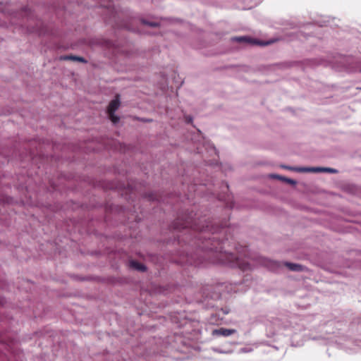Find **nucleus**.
<instances>
[{
    "label": "nucleus",
    "mask_w": 361,
    "mask_h": 361,
    "mask_svg": "<svg viewBox=\"0 0 361 361\" xmlns=\"http://www.w3.org/2000/svg\"><path fill=\"white\" fill-rule=\"evenodd\" d=\"M73 55H66L63 56L61 59L63 60H73Z\"/></svg>",
    "instance_id": "a211bd4d"
},
{
    "label": "nucleus",
    "mask_w": 361,
    "mask_h": 361,
    "mask_svg": "<svg viewBox=\"0 0 361 361\" xmlns=\"http://www.w3.org/2000/svg\"><path fill=\"white\" fill-rule=\"evenodd\" d=\"M141 23H142V25H147V26H149V27H158L159 25V23H157V22L149 21V20H147L145 19H142L141 20Z\"/></svg>",
    "instance_id": "1a4fd4ad"
},
{
    "label": "nucleus",
    "mask_w": 361,
    "mask_h": 361,
    "mask_svg": "<svg viewBox=\"0 0 361 361\" xmlns=\"http://www.w3.org/2000/svg\"><path fill=\"white\" fill-rule=\"evenodd\" d=\"M30 31V32H38L39 34H42L44 32L42 28L39 25L32 27Z\"/></svg>",
    "instance_id": "f8f14e48"
},
{
    "label": "nucleus",
    "mask_w": 361,
    "mask_h": 361,
    "mask_svg": "<svg viewBox=\"0 0 361 361\" xmlns=\"http://www.w3.org/2000/svg\"><path fill=\"white\" fill-rule=\"evenodd\" d=\"M240 351H241V352H244V353L247 352V350H246V349H245V348H242V349L240 350Z\"/></svg>",
    "instance_id": "6ab92c4d"
},
{
    "label": "nucleus",
    "mask_w": 361,
    "mask_h": 361,
    "mask_svg": "<svg viewBox=\"0 0 361 361\" xmlns=\"http://www.w3.org/2000/svg\"><path fill=\"white\" fill-rule=\"evenodd\" d=\"M72 61L87 63V60L85 58L78 56H73Z\"/></svg>",
    "instance_id": "ddd939ff"
},
{
    "label": "nucleus",
    "mask_w": 361,
    "mask_h": 361,
    "mask_svg": "<svg viewBox=\"0 0 361 361\" xmlns=\"http://www.w3.org/2000/svg\"><path fill=\"white\" fill-rule=\"evenodd\" d=\"M192 117L191 116H185V121L187 123H192Z\"/></svg>",
    "instance_id": "f3484780"
},
{
    "label": "nucleus",
    "mask_w": 361,
    "mask_h": 361,
    "mask_svg": "<svg viewBox=\"0 0 361 361\" xmlns=\"http://www.w3.org/2000/svg\"><path fill=\"white\" fill-rule=\"evenodd\" d=\"M148 198H149V200H152V201L157 200V201H159V199H158L157 195L154 194V193L149 194Z\"/></svg>",
    "instance_id": "2eb2a0df"
},
{
    "label": "nucleus",
    "mask_w": 361,
    "mask_h": 361,
    "mask_svg": "<svg viewBox=\"0 0 361 361\" xmlns=\"http://www.w3.org/2000/svg\"><path fill=\"white\" fill-rule=\"evenodd\" d=\"M214 350H215V351H216V352H219V353H224L223 351H221V350H217V349H215Z\"/></svg>",
    "instance_id": "aec40b11"
},
{
    "label": "nucleus",
    "mask_w": 361,
    "mask_h": 361,
    "mask_svg": "<svg viewBox=\"0 0 361 361\" xmlns=\"http://www.w3.org/2000/svg\"><path fill=\"white\" fill-rule=\"evenodd\" d=\"M212 149H213L214 152H216V149L214 147H212Z\"/></svg>",
    "instance_id": "412c9836"
},
{
    "label": "nucleus",
    "mask_w": 361,
    "mask_h": 361,
    "mask_svg": "<svg viewBox=\"0 0 361 361\" xmlns=\"http://www.w3.org/2000/svg\"><path fill=\"white\" fill-rule=\"evenodd\" d=\"M130 267L140 271H145L147 270V267L144 264L135 260L130 261Z\"/></svg>",
    "instance_id": "39448f33"
},
{
    "label": "nucleus",
    "mask_w": 361,
    "mask_h": 361,
    "mask_svg": "<svg viewBox=\"0 0 361 361\" xmlns=\"http://www.w3.org/2000/svg\"><path fill=\"white\" fill-rule=\"evenodd\" d=\"M235 332V329L219 328L212 331V335L216 336L227 337Z\"/></svg>",
    "instance_id": "7ed1b4c3"
},
{
    "label": "nucleus",
    "mask_w": 361,
    "mask_h": 361,
    "mask_svg": "<svg viewBox=\"0 0 361 361\" xmlns=\"http://www.w3.org/2000/svg\"><path fill=\"white\" fill-rule=\"evenodd\" d=\"M120 106V100L118 96H116V99L111 101L108 106V114L115 113Z\"/></svg>",
    "instance_id": "20e7f679"
},
{
    "label": "nucleus",
    "mask_w": 361,
    "mask_h": 361,
    "mask_svg": "<svg viewBox=\"0 0 361 361\" xmlns=\"http://www.w3.org/2000/svg\"><path fill=\"white\" fill-rule=\"evenodd\" d=\"M271 177H273L274 178L282 180L283 181L286 182L291 185H295L296 183V181L293 179H290V178L283 177V176H281L279 175H271Z\"/></svg>",
    "instance_id": "6e6552de"
},
{
    "label": "nucleus",
    "mask_w": 361,
    "mask_h": 361,
    "mask_svg": "<svg viewBox=\"0 0 361 361\" xmlns=\"http://www.w3.org/2000/svg\"><path fill=\"white\" fill-rule=\"evenodd\" d=\"M275 41H276L275 39H271L269 41H260V40H257L255 39H251L250 37L249 39L250 44H257V45H260V46L269 45V44L274 43Z\"/></svg>",
    "instance_id": "423d86ee"
},
{
    "label": "nucleus",
    "mask_w": 361,
    "mask_h": 361,
    "mask_svg": "<svg viewBox=\"0 0 361 361\" xmlns=\"http://www.w3.org/2000/svg\"><path fill=\"white\" fill-rule=\"evenodd\" d=\"M193 212L179 214L173 222V229L183 233L178 235L179 241L195 247L194 253H187L185 263L200 266L204 262L221 264L231 267H238L243 271L248 267L247 248L246 246L236 247V252L224 251V241H220L215 233L216 228L207 219L194 218Z\"/></svg>",
    "instance_id": "f257e3e1"
},
{
    "label": "nucleus",
    "mask_w": 361,
    "mask_h": 361,
    "mask_svg": "<svg viewBox=\"0 0 361 361\" xmlns=\"http://www.w3.org/2000/svg\"><path fill=\"white\" fill-rule=\"evenodd\" d=\"M109 118L111 120V121L114 123H118L119 121V117L116 116L114 113H112V114H109Z\"/></svg>",
    "instance_id": "9b49d317"
},
{
    "label": "nucleus",
    "mask_w": 361,
    "mask_h": 361,
    "mask_svg": "<svg viewBox=\"0 0 361 361\" xmlns=\"http://www.w3.org/2000/svg\"><path fill=\"white\" fill-rule=\"evenodd\" d=\"M285 266L288 267L290 271H301L303 270L302 266L298 264L290 263V262H286Z\"/></svg>",
    "instance_id": "0eeeda50"
},
{
    "label": "nucleus",
    "mask_w": 361,
    "mask_h": 361,
    "mask_svg": "<svg viewBox=\"0 0 361 361\" xmlns=\"http://www.w3.org/2000/svg\"><path fill=\"white\" fill-rule=\"evenodd\" d=\"M283 168L298 171V172H330L336 173V170L332 168H324V167H312V168H294L290 166H283Z\"/></svg>",
    "instance_id": "f03ea898"
},
{
    "label": "nucleus",
    "mask_w": 361,
    "mask_h": 361,
    "mask_svg": "<svg viewBox=\"0 0 361 361\" xmlns=\"http://www.w3.org/2000/svg\"><path fill=\"white\" fill-rule=\"evenodd\" d=\"M229 309L227 308V307H224V308H221L219 312H218V314L220 316L221 315V312L222 313L223 315H225V314H228L229 312Z\"/></svg>",
    "instance_id": "4468645a"
},
{
    "label": "nucleus",
    "mask_w": 361,
    "mask_h": 361,
    "mask_svg": "<svg viewBox=\"0 0 361 361\" xmlns=\"http://www.w3.org/2000/svg\"><path fill=\"white\" fill-rule=\"evenodd\" d=\"M23 13L27 17L32 15V11L29 8H25L23 10Z\"/></svg>",
    "instance_id": "dca6fc26"
},
{
    "label": "nucleus",
    "mask_w": 361,
    "mask_h": 361,
    "mask_svg": "<svg viewBox=\"0 0 361 361\" xmlns=\"http://www.w3.org/2000/svg\"><path fill=\"white\" fill-rule=\"evenodd\" d=\"M232 42H247L248 43V36H243V37H235L231 38Z\"/></svg>",
    "instance_id": "9d476101"
}]
</instances>
